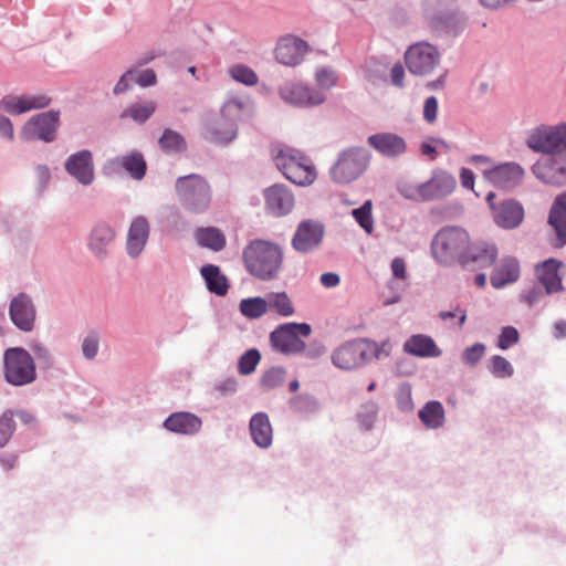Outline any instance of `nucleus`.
Segmentation results:
<instances>
[{
	"instance_id": "f257e3e1",
	"label": "nucleus",
	"mask_w": 566,
	"mask_h": 566,
	"mask_svg": "<svg viewBox=\"0 0 566 566\" xmlns=\"http://www.w3.org/2000/svg\"><path fill=\"white\" fill-rule=\"evenodd\" d=\"M242 263L245 271L255 280L275 281L284 269V249L271 240L253 239L242 249Z\"/></svg>"
},
{
	"instance_id": "f03ea898",
	"label": "nucleus",
	"mask_w": 566,
	"mask_h": 566,
	"mask_svg": "<svg viewBox=\"0 0 566 566\" xmlns=\"http://www.w3.org/2000/svg\"><path fill=\"white\" fill-rule=\"evenodd\" d=\"M470 241L465 229L457 226L444 227L436 233L431 241V254L441 265L461 264Z\"/></svg>"
},
{
	"instance_id": "7ed1b4c3",
	"label": "nucleus",
	"mask_w": 566,
	"mask_h": 566,
	"mask_svg": "<svg viewBox=\"0 0 566 566\" xmlns=\"http://www.w3.org/2000/svg\"><path fill=\"white\" fill-rule=\"evenodd\" d=\"M2 377L12 387H24L38 378L36 363L24 347H9L2 356Z\"/></svg>"
},
{
	"instance_id": "20e7f679",
	"label": "nucleus",
	"mask_w": 566,
	"mask_h": 566,
	"mask_svg": "<svg viewBox=\"0 0 566 566\" xmlns=\"http://www.w3.org/2000/svg\"><path fill=\"white\" fill-rule=\"evenodd\" d=\"M273 160L285 178L297 186H311L317 178L312 160L297 149L280 148L273 155Z\"/></svg>"
},
{
	"instance_id": "39448f33",
	"label": "nucleus",
	"mask_w": 566,
	"mask_h": 566,
	"mask_svg": "<svg viewBox=\"0 0 566 566\" xmlns=\"http://www.w3.org/2000/svg\"><path fill=\"white\" fill-rule=\"evenodd\" d=\"M371 155L363 147L342 150L328 170L329 178L337 185H348L360 178L370 165Z\"/></svg>"
},
{
	"instance_id": "423d86ee",
	"label": "nucleus",
	"mask_w": 566,
	"mask_h": 566,
	"mask_svg": "<svg viewBox=\"0 0 566 566\" xmlns=\"http://www.w3.org/2000/svg\"><path fill=\"white\" fill-rule=\"evenodd\" d=\"M176 193L182 207L192 213L206 212L212 200V190L200 175L179 177L175 185Z\"/></svg>"
},
{
	"instance_id": "0eeeda50",
	"label": "nucleus",
	"mask_w": 566,
	"mask_h": 566,
	"mask_svg": "<svg viewBox=\"0 0 566 566\" xmlns=\"http://www.w3.org/2000/svg\"><path fill=\"white\" fill-rule=\"evenodd\" d=\"M51 98L44 94L6 95L0 99V111L11 115H21L33 109L46 107ZM0 137L7 142L14 139L13 124L0 113Z\"/></svg>"
},
{
	"instance_id": "6e6552de",
	"label": "nucleus",
	"mask_w": 566,
	"mask_h": 566,
	"mask_svg": "<svg viewBox=\"0 0 566 566\" xmlns=\"http://www.w3.org/2000/svg\"><path fill=\"white\" fill-rule=\"evenodd\" d=\"M534 153L556 156L566 151V122L554 125L541 124L532 128L525 140Z\"/></svg>"
},
{
	"instance_id": "1a4fd4ad",
	"label": "nucleus",
	"mask_w": 566,
	"mask_h": 566,
	"mask_svg": "<svg viewBox=\"0 0 566 566\" xmlns=\"http://www.w3.org/2000/svg\"><path fill=\"white\" fill-rule=\"evenodd\" d=\"M311 334V326L306 323H286L275 328L270 335L272 347L282 354H298L305 349L301 337Z\"/></svg>"
},
{
	"instance_id": "9d476101",
	"label": "nucleus",
	"mask_w": 566,
	"mask_h": 566,
	"mask_svg": "<svg viewBox=\"0 0 566 566\" xmlns=\"http://www.w3.org/2000/svg\"><path fill=\"white\" fill-rule=\"evenodd\" d=\"M277 93L283 102L300 108L316 107L326 101L324 92L301 81L284 82Z\"/></svg>"
},
{
	"instance_id": "9b49d317",
	"label": "nucleus",
	"mask_w": 566,
	"mask_h": 566,
	"mask_svg": "<svg viewBox=\"0 0 566 566\" xmlns=\"http://www.w3.org/2000/svg\"><path fill=\"white\" fill-rule=\"evenodd\" d=\"M60 125V112L48 111L30 117L20 130L23 142L41 140L52 143L56 138Z\"/></svg>"
},
{
	"instance_id": "f8f14e48",
	"label": "nucleus",
	"mask_w": 566,
	"mask_h": 566,
	"mask_svg": "<svg viewBox=\"0 0 566 566\" xmlns=\"http://www.w3.org/2000/svg\"><path fill=\"white\" fill-rule=\"evenodd\" d=\"M440 59L441 55L438 49L428 42L411 45L405 54L408 70L420 76L432 73L439 65Z\"/></svg>"
},
{
	"instance_id": "ddd939ff",
	"label": "nucleus",
	"mask_w": 566,
	"mask_h": 566,
	"mask_svg": "<svg viewBox=\"0 0 566 566\" xmlns=\"http://www.w3.org/2000/svg\"><path fill=\"white\" fill-rule=\"evenodd\" d=\"M325 237V226L322 221L315 219L302 220L291 239L292 248L302 254H308L323 243Z\"/></svg>"
},
{
	"instance_id": "4468645a",
	"label": "nucleus",
	"mask_w": 566,
	"mask_h": 566,
	"mask_svg": "<svg viewBox=\"0 0 566 566\" xmlns=\"http://www.w3.org/2000/svg\"><path fill=\"white\" fill-rule=\"evenodd\" d=\"M8 314L18 331L31 333L35 329L38 311L33 298L28 293L20 292L11 298Z\"/></svg>"
},
{
	"instance_id": "2eb2a0df",
	"label": "nucleus",
	"mask_w": 566,
	"mask_h": 566,
	"mask_svg": "<svg viewBox=\"0 0 566 566\" xmlns=\"http://www.w3.org/2000/svg\"><path fill=\"white\" fill-rule=\"evenodd\" d=\"M483 179L503 190L518 187L525 177V169L517 163L506 161L482 169Z\"/></svg>"
},
{
	"instance_id": "dca6fc26",
	"label": "nucleus",
	"mask_w": 566,
	"mask_h": 566,
	"mask_svg": "<svg viewBox=\"0 0 566 566\" xmlns=\"http://www.w3.org/2000/svg\"><path fill=\"white\" fill-rule=\"evenodd\" d=\"M310 51L311 48L305 40L294 34H285L276 41L274 59L284 66L295 67L303 63Z\"/></svg>"
},
{
	"instance_id": "f3484780",
	"label": "nucleus",
	"mask_w": 566,
	"mask_h": 566,
	"mask_svg": "<svg viewBox=\"0 0 566 566\" xmlns=\"http://www.w3.org/2000/svg\"><path fill=\"white\" fill-rule=\"evenodd\" d=\"M65 172L83 187H90L95 181V165L90 149L77 150L66 157L63 164Z\"/></svg>"
},
{
	"instance_id": "a211bd4d",
	"label": "nucleus",
	"mask_w": 566,
	"mask_h": 566,
	"mask_svg": "<svg viewBox=\"0 0 566 566\" xmlns=\"http://www.w3.org/2000/svg\"><path fill=\"white\" fill-rule=\"evenodd\" d=\"M150 222L145 216L130 219L125 241V251L129 259L136 260L143 255L150 238Z\"/></svg>"
},
{
	"instance_id": "6ab92c4d",
	"label": "nucleus",
	"mask_w": 566,
	"mask_h": 566,
	"mask_svg": "<svg viewBox=\"0 0 566 566\" xmlns=\"http://www.w3.org/2000/svg\"><path fill=\"white\" fill-rule=\"evenodd\" d=\"M265 211L268 214L281 218L290 214L295 206L293 192L284 185L275 184L263 190Z\"/></svg>"
},
{
	"instance_id": "aec40b11",
	"label": "nucleus",
	"mask_w": 566,
	"mask_h": 566,
	"mask_svg": "<svg viewBox=\"0 0 566 566\" xmlns=\"http://www.w3.org/2000/svg\"><path fill=\"white\" fill-rule=\"evenodd\" d=\"M333 365L342 370L350 371L366 365L363 338L345 342L332 353Z\"/></svg>"
},
{
	"instance_id": "412c9836",
	"label": "nucleus",
	"mask_w": 566,
	"mask_h": 566,
	"mask_svg": "<svg viewBox=\"0 0 566 566\" xmlns=\"http://www.w3.org/2000/svg\"><path fill=\"white\" fill-rule=\"evenodd\" d=\"M122 170H125L134 180H142L147 170V164L142 153L134 150L116 156L104 165V171L109 175L118 174Z\"/></svg>"
},
{
	"instance_id": "4be33fe9",
	"label": "nucleus",
	"mask_w": 566,
	"mask_h": 566,
	"mask_svg": "<svg viewBox=\"0 0 566 566\" xmlns=\"http://www.w3.org/2000/svg\"><path fill=\"white\" fill-rule=\"evenodd\" d=\"M424 201L441 200L450 196L457 186L453 175L443 169H434L429 180L421 182Z\"/></svg>"
},
{
	"instance_id": "5701e85b",
	"label": "nucleus",
	"mask_w": 566,
	"mask_h": 566,
	"mask_svg": "<svg viewBox=\"0 0 566 566\" xmlns=\"http://www.w3.org/2000/svg\"><path fill=\"white\" fill-rule=\"evenodd\" d=\"M368 145L387 158H397L407 151V142L396 133L381 132L367 138Z\"/></svg>"
},
{
	"instance_id": "b1692460",
	"label": "nucleus",
	"mask_w": 566,
	"mask_h": 566,
	"mask_svg": "<svg viewBox=\"0 0 566 566\" xmlns=\"http://www.w3.org/2000/svg\"><path fill=\"white\" fill-rule=\"evenodd\" d=\"M115 237L116 232L112 226L106 222H97L90 232L87 248L97 260L103 261L107 258Z\"/></svg>"
},
{
	"instance_id": "393cba45",
	"label": "nucleus",
	"mask_w": 566,
	"mask_h": 566,
	"mask_svg": "<svg viewBox=\"0 0 566 566\" xmlns=\"http://www.w3.org/2000/svg\"><path fill=\"white\" fill-rule=\"evenodd\" d=\"M420 12L432 27H443L454 15L453 0H420Z\"/></svg>"
},
{
	"instance_id": "a878e982",
	"label": "nucleus",
	"mask_w": 566,
	"mask_h": 566,
	"mask_svg": "<svg viewBox=\"0 0 566 566\" xmlns=\"http://www.w3.org/2000/svg\"><path fill=\"white\" fill-rule=\"evenodd\" d=\"M531 171L537 180L547 186L562 187L566 185L557 155L539 158L532 165Z\"/></svg>"
},
{
	"instance_id": "bb28decb",
	"label": "nucleus",
	"mask_w": 566,
	"mask_h": 566,
	"mask_svg": "<svg viewBox=\"0 0 566 566\" xmlns=\"http://www.w3.org/2000/svg\"><path fill=\"white\" fill-rule=\"evenodd\" d=\"M201 418L188 411L174 412L164 421L166 430L184 436H195L201 430Z\"/></svg>"
},
{
	"instance_id": "cd10ccee",
	"label": "nucleus",
	"mask_w": 566,
	"mask_h": 566,
	"mask_svg": "<svg viewBox=\"0 0 566 566\" xmlns=\"http://www.w3.org/2000/svg\"><path fill=\"white\" fill-rule=\"evenodd\" d=\"M249 431L258 448L268 450L273 444V428L268 413H254L249 421Z\"/></svg>"
},
{
	"instance_id": "c85d7f7f",
	"label": "nucleus",
	"mask_w": 566,
	"mask_h": 566,
	"mask_svg": "<svg viewBox=\"0 0 566 566\" xmlns=\"http://www.w3.org/2000/svg\"><path fill=\"white\" fill-rule=\"evenodd\" d=\"M238 136V125L221 116L207 124L203 137L210 143L228 145Z\"/></svg>"
},
{
	"instance_id": "c756f323",
	"label": "nucleus",
	"mask_w": 566,
	"mask_h": 566,
	"mask_svg": "<svg viewBox=\"0 0 566 566\" xmlns=\"http://www.w3.org/2000/svg\"><path fill=\"white\" fill-rule=\"evenodd\" d=\"M402 349L406 354L420 358H436L442 354L434 339L424 334H416L407 338Z\"/></svg>"
},
{
	"instance_id": "7c9ffc66",
	"label": "nucleus",
	"mask_w": 566,
	"mask_h": 566,
	"mask_svg": "<svg viewBox=\"0 0 566 566\" xmlns=\"http://www.w3.org/2000/svg\"><path fill=\"white\" fill-rule=\"evenodd\" d=\"M497 258L495 244L489 242L469 243V248L461 262L462 265L476 264L480 268L491 266Z\"/></svg>"
},
{
	"instance_id": "2f4dec72",
	"label": "nucleus",
	"mask_w": 566,
	"mask_h": 566,
	"mask_svg": "<svg viewBox=\"0 0 566 566\" xmlns=\"http://www.w3.org/2000/svg\"><path fill=\"white\" fill-rule=\"evenodd\" d=\"M495 223L503 229L517 228L524 219V209L515 200H505L494 210Z\"/></svg>"
},
{
	"instance_id": "473e14b6",
	"label": "nucleus",
	"mask_w": 566,
	"mask_h": 566,
	"mask_svg": "<svg viewBox=\"0 0 566 566\" xmlns=\"http://www.w3.org/2000/svg\"><path fill=\"white\" fill-rule=\"evenodd\" d=\"M562 262L548 259L536 266V275L547 294L563 290L562 276L558 273Z\"/></svg>"
},
{
	"instance_id": "72a5a7b5",
	"label": "nucleus",
	"mask_w": 566,
	"mask_h": 566,
	"mask_svg": "<svg viewBox=\"0 0 566 566\" xmlns=\"http://www.w3.org/2000/svg\"><path fill=\"white\" fill-rule=\"evenodd\" d=\"M253 112V102L249 96H231L222 105L220 116L238 125L244 116Z\"/></svg>"
},
{
	"instance_id": "f704fd0d",
	"label": "nucleus",
	"mask_w": 566,
	"mask_h": 566,
	"mask_svg": "<svg viewBox=\"0 0 566 566\" xmlns=\"http://www.w3.org/2000/svg\"><path fill=\"white\" fill-rule=\"evenodd\" d=\"M520 277L518 262L514 258H504L494 269L491 275V284L494 289H502L514 283Z\"/></svg>"
},
{
	"instance_id": "c9c22d12",
	"label": "nucleus",
	"mask_w": 566,
	"mask_h": 566,
	"mask_svg": "<svg viewBox=\"0 0 566 566\" xmlns=\"http://www.w3.org/2000/svg\"><path fill=\"white\" fill-rule=\"evenodd\" d=\"M207 290L218 296H224L230 287L229 280L221 269L214 264H205L200 269Z\"/></svg>"
},
{
	"instance_id": "e433bc0d",
	"label": "nucleus",
	"mask_w": 566,
	"mask_h": 566,
	"mask_svg": "<svg viewBox=\"0 0 566 566\" xmlns=\"http://www.w3.org/2000/svg\"><path fill=\"white\" fill-rule=\"evenodd\" d=\"M548 223L554 228L560 244L566 243V190L558 195L551 208Z\"/></svg>"
},
{
	"instance_id": "4c0bfd02",
	"label": "nucleus",
	"mask_w": 566,
	"mask_h": 566,
	"mask_svg": "<svg viewBox=\"0 0 566 566\" xmlns=\"http://www.w3.org/2000/svg\"><path fill=\"white\" fill-rule=\"evenodd\" d=\"M193 237L199 247L213 252L223 250L227 243L224 233L216 227L198 228Z\"/></svg>"
},
{
	"instance_id": "58836bf2",
	"label": "nucleus",
	"mask_w": 566,
	"mask_h": 566,
	"mask_svg": "<svg viewBox=\"0 0 566 566\" xmlns=\"http://www.w3.org/2000/svg\"><path fill=\"white\" fill-rule=\"evenodd\" d=\"M419 419L428 429L441 428L446 420V412L441 402L432 400L428 401L419 410Z\"/></svg>"
},
{
	"instance_id": "ea45409f",
	"label": "nucleus",
	"mask_w": 566,
	"mask_h": 566,
	"mask_svg": "<svg viewBox=\"0 0 566 566\" xmlns=\"http://www.w3.org/2000/svg\"><path fill=\"white\" fill-rule=\"evenodd\" d=\"M268 311L283 317L292 316L295 312L293 303L285 292H270L265 295Z\"/></svg>"
},
{
	"instance_id": "a19ab883",
	"label": "nucleus",
	"mask_w": 566,
	"mask_h": 566,
	"mask_svg": "<svg viewBox=\"0 0 566 566\" xmlns=\"http://www.w3.org/2000/svg\"><path fill=\"white\" fill-rule=\"evenodd\" d=\"M239 310L244 317L249 319H258L269 312L266 297L254 296L242 298L239 304Z\"/></svg>"
},
{
	"instance_id": "79ce46f5",
	"label": "nucleus",
	"mask_w": 566,
	"mask_h": 566,
	"mask_svg": "<svg viewBox=\"0 0 566 566\" xmlns=\"http://www.w3.org/2000/svg\"><path fill=\"white\" fill-rule=\"evenodd\" d=\"M157 108V105L153 101H147L143 103H134L130 104L127 108H125L120 118H132L134 122L138 124L145 123L147 119L151 117V115L155 113Z\"/></svg>"
},
{
	"instance_id": "37998d69",
	"label": "nucleus",
	"mask_w": 566,
	"mask_h": 566,
	"mask_svg": "<svg viewBox=\"0 0 566 566\" xmlns=\"http://www.w3.org/2000/svg\"><path fill=\"white\" fill-rule=\"evenodd\" d=\"M363 346L365 352L366 364L373 359H385L390 356L392 350V344L389 339H385L381 343H377L369 338H363Z\"/></svg>"
},
{
	"instance_id": "c03bdc74",
	"label": "nucleus",
	"mask_w": 566,
	"mask_h": 566,
	"mask_svg": "<svg viewBox=\"0 0 566 566\" xmlns=\"http://www.w3.org/2000/svg\"><path fill=\"white\" fill-rule=\"evenodd\" d=\"M160 148L167 154H178L187 149V143L181 134L172 129H165L159 138Z\"/></svg>"
},
{
	"instance_id": "a18cd8bd",
	"label": "nucleus",
	"mask_w": 566,
	"mask_h": 566,
	"mask_svg": "<svg viewBox=\"0 0 566 566\" xmlns=\"http://www.w3.org/2000/svg\"><path fill=\"white\" fill-rule=\"evenodd\" d=\"M29 348L35 363L38 361L42 368H51L53 366L54 355L45 343L33 339L29 343Z\"/></svg>"
},
{
	"instance_id": "49530a36",
	"label": "nucleus",
	"mask_w": 566,
	"mask_h": 566,
	"mask_svg": "<svg viewBox=\"0 0 566 566\" xmlns=\"http://www.w3.org/2000/svg\"><path fill=\"white\" fill-rule=\"evenodd\" d=\"M229 76L245 86H255L259 82L258 74L244 64H234L228 69Z\"/></svg>"
},
{
	"instance_id": "de8ad7c7",
	"label": "nucleus",
	"mask_w": 566,
	"mask_h": 566,
	"mask_svg": "<svg viewBox=\"0 0 566 566\" xmlns=\"http://www.w3.org/2000/svg\"><path fill=\"white\" fill-rule=\"evenodd\" d=\"M488 370L495 378L505 379L514 374L513 365L501 355H493L488 361Z\"/></svg>"
},
{
	"instance_id": "09e8293b",
	"label": "nucleus",
	"mask_w": 566,
	"mask_h": 566,
	"mask_svg": "<svg viewBox=\"0 0 566 566\" xmlns=\"http://www.w3.org/2000/svg\"><path fill=\"white\" fill-rule=\"evenodd\" d=\"M314 80L319 91L332 90L338 81V74L332 66H318L314 72Z\"/></svg>"
},
{
	"instance_id": "8fccbe9b",
	"label": "nucleus",
	"mask_w": 566,
	"mask_h": 566,
	"mask_svg": "<svg viewBox=\"0 0 566 566\" xmlns=\"http://www.w3.org/2000/svg\"><path fill=\"white\" fill-rule=\"evenodd\" d=\"M486 354V346L483 343H474L467 346L461 353V361L468 368H475Z\"/></svg>"
},
{
	"instance_id": "3c124183",
	"label": "nucleus",
	"mask_w": 566,
	"mask_h": 566,
	"mask_svg": "<svg viewBox=\"0 0 566 566\" xmlns=\"http://www.w3.org/2000/svg\"><path fill=\"white\" fill-rule=\"evenodd\" d=\"M286 370L283 367H272L265 370L260 379V385L264 390H272L284 384Z\"/></svg>"
},
{
	"instance_id": "603ef678",
	"label": "nucleus",
	"mask_w": 566,
	"mask_h": 566,
	"mask_svg": "<svg viewBox=\"0 0 566 566\" xmlns=\"http://www.w3.org/2000/svg\"><path fill=\"white\" fill-rule=\"evenodd\" d=\"M377 415L378 406L376 402L368 401L364 403L357 413L359 427L365 431L373 429Z\"/></svg>"
},
{
	"instance_id": "864d4df0",
	"label": "nucleus",
	"mask_w": 566,
	"mask_h": 566,
	"mask_svg": "<svg viewBox=\"0 0 566 566\" xmlns=\"http://www.w3.org/2000/svg\"><path fill=\"white\" fill-rule=\"evenodd\" d=\"M101 336L96 331H90L82 339L81 350L85 359L93 360L99 350Z\"/></svg>"
},
{
	"instance_id": "5fc2aeb1",
	"label": "nucleus",
	"mask_w": 566,
	"mask_h": 566,
	"mask_svg": "<svg viewBox=\"0 0 566 566\" xmlns=\"http://www.w3.org/2000/svg\"><path fill=\"white\" fill-rule=\"evenodd\" d=\"M371 208V201L367 200L364 202L361 207L354 209L352 212L354 219L367 233H371L374 229Z\"/></svg>"
},
{
	"instance_id": "6e6d98bb",
	"label": "nucleus",
	"mask_w": 566,
	"mask_h": 566,
	"mask_svg": "<svg viewBox=\"0 0 566 566\" xmlns=\"http://www.w3.org/2000/svg\"><path fill=\"white\" fill-rule=\"evenodd\" d=\"M260 359H261V355L258 349L251 348V349L247 350L239 358V361H238L239 374L244 375V376L252 374L255 370Z\"/></svg>"
},
{
	"instance_id": "4d7b16f0",
	"label": "nucleus",
	"mask_w": 566,
	"mask_h": 566,
	"mask_svg": "<svg viewBox=\"0 0 566 566\" xmlns=\"http://www.w3.org/2000/svg\"><path fill=\"white\" fill-rule=\"evenodd\" d=\"M397 407L402 412H410L413 410V400H412V388L408 382H403L399 385L396 395Z\"/></svg>"
},
{
	"instance_id": "13d9d810",
	"label": "nucleus",
	"mask_w": 566,
	"mask_h": 566,
	"mask_svg": "<svg viewBox=\"0 0 566 566\" xmlns=\"http://www.w3.org/2000/svg\"><path fill=\"white\" fill-rule=\"evenodd\" d=\"M520 342V333L513 326H504L496 340V347L501 350H507Z\"/></svg>"
},
{
	"instance_id": "bf43d9fd",
	"label": "nucleus",
	"mask_w": 566,
	"mask_h": 566,
	"mask_svg": "<svg viewBox=\"0 0 566 566\" xmlns=\"http://www.w3.org/2000/svg\"><path fill=\"white\" fill-rule=\"evenodd\" d=\"M12 411H6L0 417V448L4 447L15 430Z\"/></svg>"
},
{
	"instance_id": "052dcab7",
	"label": "nucleus",
	"mask_w": 566,
	"mask_h": 566,
	"mask_svg": "<svg viewBox=\"0 0 566 566\" xmlns=\"http://www.w3.org/2000/svg\"><path fill=\"white\" fill-rule=\"evenodd\" d=\"M35 190L42 195L51 182V169L45 164H39L34 167Z\"/></svg>"
},
{
	"instance_id": "680f3d73",
	"label": "nucleus",
	"mask_w": 566,
	"mask_h": 566,
	"mask_svg": "<svg viewBox=\"0 0 566 566\" xmlns=\"http://www.w3.org/2000/svg\"><path fill=\"white\" fill-rule=\"evenodd\" d=\"M132 72L134 73L135 84L139 86L148 87L156 84L157 76L153 70H132Z\"/></svg>"
},
{
	"instance_id": "e2e57ef3",
	"label": "nucleus",
	"mask_w": 566,
	"mask_h": 566,
	"mask_svg": "<svg viewBox=\"0 0 566 566\" xmlns=\"http://www.w3.org/2000/svg\"><path fill=\"white\" fill-rule=\"evenodd\" d=\"M134 84H135L134 73L132 72V70H128L117 81V83L115 84V86L113 88V93L115 95L124 94L127 91H129Z\"/></svg>"
},
{
	"instance_id": "0e129e2a",
	"label": "nucleus",
	"mask_w": 566,
	"mask_h": 566,
	"mask_svg": "<svg viewBox=\"0 0 566 566\" xmlns=\"http://www.w3.org/2000/svg\"><path fill=\"white\" fill-rule=\"evenodd\" d=\"M422 185H402L399 187L400 195L409 200L413 201H424L422 198Z\"/></svg>"
},
{
	"instance_id": "69168bd1",
	"label": "nucleus",
	"mask_w": 566,
	"mask_h": 566,
	"mask_svg": "<svg viewBox=\"0 0 566 566\" xmlns=\"http://www.w3.org/2000/svg\"><path fill=\"white\" fill-rule=\"evenodd\" d=\"M438 114V99L434 96L426 98L423 104V118L428 123H433Z\"/></svg>"
},
{
	"instance_id": "338daca9",
	"label": "nucleus",
	"mask_w": 566,
	"mask_h": 566,
	"mask_svg": "<svg viewBox=\"0 0 566 566\" xmlns=\"http://www.w3.org/2000/svg\"><path fill=\"white\" fill-rule=\"evenodd\" d=\"M390 269L392 272V276L395 279L406 280L407 279V269H406V262L402 258H395L391 261Z\"/></svg>"
},
{
	"instance_id": "774afa93",
	"label": "nucleus",
	"mask_w": 566,
	"mask_h": 566,
	"mask_svg": "<svg viewBox=\"0 0 566 566\" xmlns=\"http://www.w3.org/2000/svg\"><path fill=\"white\" fill-rule=\"evenodd\" d=\"M543 296V291L539 286H534L532 287L531 290L526 291L523 295H522V298L525 303H527L530 306H533L535 305L536 303H538V301L542 298Z\"/></svg>"
}]
</instances>
